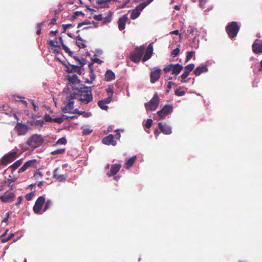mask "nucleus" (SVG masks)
I'll return each mask as SVG.
<instances>
[{"mask_svg":"<svg viewBox=\"0 0 262 262\" xmlns=\"http://www.w3.org/2000/svg\"><path fill=\"white\" fill-rule=\"evenodd\" d=\"M73 99H71V98H70L69 93L66 98V100L68 101V103L62 109V111L64 113H73V111H72V110L74 108L73 105L74 103Z\"/></svg>","mask_w":262,"mask_h":262,"instance_id":"12","label":"nucleus"},{"mask_svg":"<svg viewBox=\"0 0 262 262\" xmlns=\"http://www.w3.org/2000/svg\"><path fill=\"white\" fill-rule=\"evenodd\" d=\"M58 60H59L63 64L65 65L67 68V71L68 73H73L76 72V70L78 69V66H74L72 64H70V67L67 66L65 63L62 62L61 60L59 59L58 58H57Z\"/></svg>","mask_w":262,"mask_h":262,"instance_id":"28","label":"nucleus"},{"mask_svg":"<svg viewBox=\"0 0 262 262\" xmlns=\"http://www.w3.org/2000/svg\"><path fill=\"white\" fill-rule=\"evenodd\" d=\"M200 1V6L201 8H204L205 5L207 2V0H199Z\"/></svg>","mask_w":262,"mask_h":262,"instance_id":"62","label":"nucleus"},{"mask_svg":"<svg viewBox=\"0 0 262 262\" xmlns=\"http://www.w3.org/2000/svg\"><path fill=\"white\" fill-rule=\"evenodd\" d=\"M102 142L105 145H112L114 146H116L117 144L116 142L114 139V135L112 134H110L108 136L104 137L102 139Z\"/></svg>","mask_w":262,"mask_h":262,"instance_id":"16","label":"nucleus"},{"mask_svg":"<svg viewBox=\"0 0 262 262\" xmlns=\"http://www.w3.org/2000/svg\"><path fill=\"white\" fill-rule=\"evenodd\" d=\"M65 151V148H60L58 149H56L53 151H52L51 154L53 155H56L60 154L63 153Z\"/></svg>","mask_w":262,"mask_h":262,"instance_id":"40","label":"nucleus"},{"mask_svg":"<svg viewBox=\"0 0 262 262\" xmlns=\"http://www.w3.org/2000/svg\"><path fill=\"white\" fill-rule=\"evenodd\" d=\"M60 169L57 168L55 169L53 172V178L57 180L59 182L64 181L68 176L67 174H62L59 172Z\"/></svg>","mask_w":262,"mask_h":262,"instance_id":"17","label":"nucleus"},{"mask_svg":"<svg viewBox=\"0 0 262 262\" xmlns=\"http://www.w3.org/2000/svg\"><path fill=\"white\" fill-rule=\"evenodd\" d=\"M94 18L96 20H102V16L101 14H98V15H95L94 16Z\"/></svg>","mask_w":262,"mask_h":262,"instance_id":"60","label":"nucleus"},{"mask_svg":"<svg viewBox=\"0 0 262 262\" xmlns=\"http://www.w3.org/2000/svg\"><path fill=\"white\" fill-rule=\"evenodd\" d=\"M5 114L8 115L9 117H13L15 119H16L17 121L19 120V118L17 117V115L15 113H12V112H5Z\"/></svg>","mask_w":262,"mask_h":262,"instance_id":"48","label":"nucleus"},{"mask_svg":"<svg viewBox=\"0 0 262 262\" xmlns=\"http://www.w3.org/2000/svg\"><path fill=\"white\" fill-rule=\"evenodd\" d=\"M0 239H1V242L2 243H6V242H8V241H9L10 239V237H9L8 236L7 237H0Z\"/></svg>","mask_w":262,"mask_h":262,"instance_id":"61","label":"nucleus"},{"mask_svg":"<svg viewBox=\"0 0 262 262\" xmlns=\"http://www.w3.org/2000/svg\"><path fill=\"white\" fill-rule=\"evenodd\" d=\"M145 52L144 47L136 48L135 50L130 53V60L134 62H139Z\"/></svg>","mask_w":262,"mask_h":262,"instance_id":"3","label":"nucleus"},{"mask_svg":"<svg viewBox=\"0 0 262 262\" xmlns=\"http://www.w3.org/2000/svg\"><path fill=\"white\" fill-rule=\"evenodd\" d=\"M67 79L70 82L72 83H79L80 82V80L78 79L76 74L68 76Z\"/></svg>","mask_w":262,"mask_h":262,"instance_id":"29","label":"nucleus"},{"mask_svg":"<svg viewBox=\"0 0 262 262\" xmlns=\"http://www.w3.org/2000/svg\"><path fill=\"white\" fill-rule=\"evenodd\" d=\"M172 84H174V83H173V82H172V81H169V82H168V85H167V89H166V93H169V91H170V89L171 88V85H172Z\"/></svg>","mask_w":262,"mask_h":262,"instance_id":"58","label":"nucleus"},{"mask_svg":"<svg viewBox=\"0 0 262 262\" xmlns=\"http://www.w3.org/2000/svg\"><path fill=\"white\" fill-rule=\"evenodd\" d=\"M37 162L36 159L30 160L24 163V164L18 169V172L19 173L23 172L29 167L36 168L37 167Z\"/></svg>","mask_w":262,"mask_h":262,"instance_id":"11","label":"nucleus"},{"mask_svg":"<svg viewBox=\"0 0 262 262\" xmlns=\"http://www.w3.org/2000/svg\"><path fill=\"white\" fill-rule=\"evenodd\" d=\"M73 58L76 61L79 62L81 67H83L86 64V60L84 58H81L80 59L78 56H74Z\"/></svg>","mask_w":262,"mask_h":262,"instance_id":"34","label":"nucleus"},{"mask_svg":"<svg viewBox=\"0 0 262 262\" xmlns=\"http://www.w3.org/2000/svg\"><path fill=\"white\" fill-rule=\"evenodd\" d=\"M15 198V194L13 192L6 191L4 195L0 196L1 201L5 203H8L13 202Z\"/></svg>","mask_w":262,"mask_h":262,"instance_id":"13","label":"nucleus"},{"mask_svg":"<svg viewBox=\"0 0 262 262\" xmlns=\"http://www.w3.org/2000/svg\"><path fill=\"white\" fill-rule=\"evenodd\" d=\"M55 43H57V41L56 39H55V41L52 40H50L49 41V44L50 45V46H51L52 47H58L59 48L60 46L55 44Z\"/></svg>","mask_w":262,"mask_h":262,"instance_id":"50","label":"nucleus"},{"mask_svg":"<svg viewBox=\"0 0 262 262\" xmlns=\"http://www.w3.org/2000/svg\"><path fill=\"white\" fill-rule=\"evenodd\" d=\"M76 40V45L80 48H84L86 46L84 43H83L82 41H83V39L79 35L76 37L75 38Z\"/></svg>","mask_w":262,"mask_h":262,"instance_id":"30","label":"nucleus"},{"mask_svg":"<svg viewBox=\"0 0 262 262\" xmlns=\"http://www.w3.org/2000/svg\"><path fill=\"white\" fill-rule=\"evenodd\" d=\"M152 120L151 119H148L145 123L146 127L149 128L151 126Z\"/></svg>","mask_w":262,"mask_h":262,"instance_id":"55","label":"nucleus"},{"mask_svg":"<svg viewBox=\"0 0 262 262\" xmlns=\"http://www.w3.org/2000/svg\"><path fill=\"white\" fill-rule=\"evenodd\" d=\"M172 111V106L171 105H165L163 108L157 112L159 120L165 118L167 115L170 114Z\"/></svg>","mask_w":262,"mask_h":262,"instance_id":"10","label":"nucleus"},{"mask_svg":"<svg viewBox=\"0 0 262 262\" xmlns=\"http://www.w3.org/2000/svg\"><path fill=\"white\" fill-rule=\"evenodd\" d=\"M45 198L43 196H39L36 201L33 210L35 214H40L43 204L45 203Z\"/></svg>","mask_w":262,"mask_h":262,"instance_id":"9","label":"nucleus"},{"mask_svg":"<svg viewBox=\"0 0 262 262\" xmlns=\"http://www.w3.org/2000/svg\"><path fill=\"white\" fill-rule=\"evenodd\" d=\"M98 105L102 110H107L108 108V106L102 100L98 101Z\"/></svg>","mask_w":262,"mask_h":262,"instance_id":"35","label":"nucleus"},{"mask_svg":"<svg viewBox=\"0 0 262 262\" xmlns=\"http://www.w3.org/2000/svg\"><path fill=\"white\" fill-rule=\"evenodd\" d=\"M42 173L39 171V169H37L34 174V177L36 179H38L42 177Z\"/></svg>","mask_w":262,"mask_h":262,"instance_id":"46","label":"nucleus"},{"mask_svg":"<svg viewBox=\"0 0 262 262\" xmlns=\"http://www.w3.org/2000/svg\"><path fill=\"white\" fill-rule=\"evenodd\" d=\"M72 26V24H63L62 25L63 28V32H65L66 30L70 27Z\"/></svg>","mask_w":262,"mask_h":262,"instance_id":"57","label":"nucleus"},{"mask_svg":"<svg viewBox=\"0 0 262 262\" xmlns=\"http://www.w3.org/2000/svg\"><path fill=\"white\" fill-rule=\"evenodd\" d=\"M45 205L43 207V211L45 212L52 205L51 201L48 200L46 202L45 201Z\"/></svg>","mask_w":262,"mask_h":262,"instance_id":"39","label":"nucleus"},{"mask_svg":"<svg viewBox=\"0 0 262 262\" xmlns=\"http://www.w3.org/2000/svg\"><path fill=\"white\" fill-rule=\"evenodd\" d=\"M112 14V12L110 11L107 15L102 18V22L104 24H106L111 21Z\"/></svg>","mask_w":262,"mask_h":262,"instance_id":"31","label":"nucleus"},{"mask_svg":"<svg viewBox=\"0 0 262 262\" xmlns=\"http://www.w3.org/2000/svg\"><path fill=\"white\" fill-rule=\"evenodd\" d=\"M44 140L42 136L39 135H33L27 141V144L29 146H38L42 144Z\"/></svg>","mask_w":262,"mask_h":262,"instance_id":"5","label":"nucleus"},{"mask_svg":"<svg viewBox=\"0 0 262 262\" xmlns=\"http://www.w3.org/2000/svg\"><path fill=\"white\" fill-rule=\"evenodd\" d=\"M92 60L93 62L98 63L100 64L102 62V61L98 58H94L92 59Z\"/></svg>","mask_w":262,"mask_h":262,"instance_id":"63","label":"nucleus"},{"mask_svg":"<svg viewBox=\"0 0 262 262\" xmlns=\"http://www.w3.org/2000/svg\"><path fill=\"white\" fill-rule=\"evenodd\" d=\"M112 0H98L97 2V3L98 5H102V4H103L109 3Z\"/></svg>","mask_w":262,"mask_h":262,"instance_id":"59","label":"nucleus"},{"mask_svg":"<svg viewBox=\"0 0 262 262\" xmlns=\"http://www.w3.org/2000/svg\"><path fill=\"white\" fill-rule=\"evenodd\" d=\"M153 0H147L146 2H143L137 6L134 9L130 14V18L132 19H136L140 14L141 12Z\"/></svg>","mask_w":262,"mask_h":262,"instance_id":"4","label":"nucleus"},{"mask_svg":"<svg viewBox=\"0 0 262 262\" xmlns=\"http://www.w3.org/2000/svg\"><path fill=\"white\" fill-rule=\"evenodd\" d=\"M252 50L256 54L262 53V39H255L252 45Z\"/></svg>","mask_w":262,"mask_h":262,"instance_id":"14","label":"nucleus"},{"mask_svg":"<svg viewBox=\"0 0 262 262\" xmlns=\"http://www.w3.org/2000/svg\"><path fill=\"white\" fill-rule=\"evenodd\" d=\"M63 117H58V118H53L52 122L61 124L63 122Z\"/></svg>","mask_w":262,"mask_h":262,"instance_id":"51","label":"nucleus"},{"mask_svg":"<svg viewBox=\"0 0 262 262\" xmlns=\"http://www.w3.org/2000/svg\"><path fill=\"white\" fill-rule=\"evenodd\" d=\"M239 29L240 26L237 21H232L226 27V31L229 37L232 39L237 36Z\"/></svg>","mask_w":262,"mask_h":262,"instance_id":"2","label":"nucleus"},{"mask_svg":"<svg viewBox=\"0 0 262 262\" xmlns=\"http://www.w3.org/2000/svg\"><path fill=\"white\" fill-rule=\"evenodd\" d=\"M43 22L37 24V30L36 31V33L37 35H40L41 34V26L43 24Z\"/></svg>","mask_w":262,"mask_h":262,"instance_id":"54","label":"nucleus"},{"mask_svg":"<svg viewBox=\"0 0 262 262\" xmlns=\"http://www.w3.org/2000/svg\"><path fill=\"white\" fill-rule=\"evenodd\" d=\"M44 119L47 122H52L53 118H52L50 115L46 114L44 116Z\"/></svg>","mask_w":262,"mask_h":262,"instance_id":"52","label":"nucleus"},{"mask_svg":"<svg viewBox=\"0 0 262 262\" xmlns=\"http://www.w3.org/2000/svg\"><path fill=\"white\" fill-rule=\"evenodd\" d=\"M106 92L108 95V97L102 100L104 102L107 104L110 103L112 101V96L113 94V91L112 90V89L108 88L106 89Z\"/></svg>","mask_w":262,"mask_h":262,"instance_id":"26","label":"nucleus"},{"mask_svg":"<svg viewBox=\"0 0 262 262\" xmlns=\"http://www.w3.org/2000/svg\"><path fill=\"white\" fill-rule=\"evenodd\" d=\"M73 113L77 114L78 115H82L83 117L87 118L90 116L91 114L89 113L84 111H79L77 108L74 110Z\"/></svg>","mask_w":262,"mask_h":262,"instance_id":"32","label":"nucleus"},{"mask_svg":"<svg viewBox=\"0 0 262 262\" xmlns=\"http://www.w3.org/2000/svg\"><path fill=\"white\" fill-rule=\"evenodd\" d=\"M121 164H114L112 165L110 170L107 173V176L109 177L115 175L120 169Z\"/></svg>","mask_w":262,"mask_h":262,"instance_id":"18","label":"nucleus"},{"mask_svg":"<svg viewBox=\"0 0 262 262\" xmlns=\"http://www.w3.org/2000/svg\"><path fill=\"white\" fill-rule=\"evenodd\" d=\"M158 127L164 134L169 135L172 133L171 127L166 123L163 124L162 122H159Z\"/></svg>","mask_w":262,"mask_h":262,"instance_id":"19","label":"nucleus"},{"mask_svg":"<svg viewBox=\"0 0 262 262\" xmlns=\"http://www.w3.org/2000/svg\"><path fill=\"white\" fill-rule=\"evenodd\" d=\"M67 143V140L65 138H61L59 139L56 142V144H66Z\"/></svg>","mask_w":262,"mask_h":262,"instance_id":"49","label":"nucleus"},{"mask_svg":"<svg viewBox=\"0 0 262 262\" xmlns=\"http://www.w3.org/2000/svg\"><path fill=\"white\" fill-rule=\"evenodd\" d=\"M153 52V47L151 43H150L145 51V54L142 58L143 61H146L148 60L152 56Z\"/></svg>","mask_w":262,"mask_h":262,"instance_id":"21","label":"nucleus"},{"mask_svg":"<svg viewBox=\"0 0 262 262\" xmlns=\"http://www.w3.org/2000/svg\"><path fill=\"white\" fill-rule=\"evenodd\" d=\"M115 75L114 73L111 70L106 71L105 74L104 80L106 81H111L115 79Z\"/></svg>","mask_w":262,"mask_h":262,"instance_id":"24","label":"nucleus"},{"mask_svg":"<svg viewBox=\"0 0 262 262\" xmlns=\"http://www.w3.org/2000/svg\"><path fill=\"white\" fill-rule=\"evenodd\" d=\"M208 71V68L205 65H202L201 66L198 67L193 71L194 74L196 76H199L202 73L207 72Z\"/></svg>","mask_w":262,"mask_h":262,"instance_id":"23","label":"nucleus"},{"mask_svg":"<svg viewBox=\"0 0 262 262\" xmlns=\"http://www.w3.org/2000/svg\"><path fill=\"white\" fill-rule=\"evenodd\" d=\"M79 15H81L83 16H84V13L82 12H81V11H76V12H74V15L70 17V19L72 20H74Z\"/></svg>","mask_w":262,"mask_h":262,"instance_id":"36","label":"nucleus"},{"mask_svg":"<svg viewBox=\"0 0 262 262\" xmlns=\"http://www.w3.org/2000/svg\"><path fill=\"white\" fill-rule=\"evenodd\" d=\"M195 54V52L194 51H189L187 52L186 55V61H189L193 56Z\"/></svg>","mask_w":262,"mask_h":262,"instance_id":"45","label":"nucleus"},{"mask_svg":"<svg viewBox=\"0 0 262 262\" xmlns=\"http://www.w3.org/2000/svg\"><path fill=\"white\" fill-rule=\"evenodd\" d=\"M35 195L34 192H31L30 193H27L25 195V198L27 201H31L33 197Z\"/></svg>","mask_w":262,"mask_h":262,"instance_id":"43","label":"nucleus"},{"mask_svg":"<svg viewBox=\"0 0 262 262\" xmlns=\"http://www.w3.org/2000/svg\"><path fill=\"white\" fill-rule=\"evenodd\" d=\"M194 68V64L191 63L187 65L185 67V71L184 73L181 75V77L183 79H185L187 77L189 73L193 70Z\"/></svg>","mask_w":262,"mask_h":262,"instance_id":"20","label":"nucleus"},{"mask_svg":"<svg viewBox=\"0 0 262 262\" xmlns=\"http://www.w3.org/2000/svg\"><path fill=\"white\" fill-rule=\"evenodd\" d=\"M136 158V156H134L126 160L125 163V168L128 169L130 167H132V165L134 164Z\"/></svg>","mask_w":262,"mask_h":262,"instance_id":"27","label":"nucleus"},{"mask_svg":"<svg viewBox=\"0 0 262 262\" xmlns=\"http://www.w3.org/2000/svg\"><path fill=\"white\" fill-rule=\"evenodd\" d=\"M161 76V70L159 68L156 69L154 71H152L150 75V80L152 83H154L156 81H158Z\"/></svg>","mask_w":262,"mask_h":262,"instance_id":"15","label":"nucleus"},{"mask_svg":"<svg viewBox=\"0 0 262 262\" xmlns=\"http://www.w3.org/2000/svg\"><path fill=\"white\" fill-rule=\"evenodd\" d=\"M23 159H20L16 162H15L12 165L10 166V168H12L14 170L16 169L18 167H19L23 163Z\"/></svg>","mask_w":262,"mask_h":262,"instance_id":"33","label":"nucleus"},{"mask_svg":"<svg viewBox=\"0 0 262 262\" xmlns=\"http://www.w3.org/2000/svg\"><path fill=\"white\" fill-rule=\"evenodd\" d=\"M93 130L90 128H84L82 130V134L84 135H88L92 132Z\"/></svg>","mask_w":262,"mask_h":262,"instance_id":"53","label":"nucleus"},{"mask_svg":"<svg viewBox=\"0 0 262 262\" xmlns=\"http://www.w3.org/2000/svg\"><path fill=\"white\" fill-rule=\"evenodd\" d=\"M128 20V17L126 15H123L119 18L118 20V28L119 30H123L125 28V24Z\"/></svg>","mask_w":262,"mask_h":262,"instance_id":"22","label":"nucleus"},{"mask_svg":"<svg viewBox=\"0 0 262 262\" xmlns=\"http://www.w3.org/2000/svg\"><path fill=\"white\" fill-rule=\"evenodd\" d=\"M69 97L71 99H78L85 104H88L93 99L91 87L86 86L74 89L69 93Z\"/></svg>","mask_w":262,"mask_h":262,"instance_id":"1","label":"nucleus"},{"mask_svg":"<svg viewBox=\"0 0 262 262\" xmlns=\"http://www.w3.org/2000/svg\"><path fill=\"white\" fill-rule=\"evenodd\" d=\"M159 103V97L157 93H155L152 99L145 104V107L147 111H155Z\"/></svg>","mask_w":262,"mask_h":262,"instance_id":"6","label":"nucleus"},{"mask_svg":"<svg viewBox=\"0 0 262 262\" xmlns=\"http://www.w3.org/2000/svg\"><path fill=\"white\" fill-rule=\"evenodd\" d=\"M90 80L86 79L85 81V82L88 83H92V82L95 80V77L94 73V72L93 70L91 71L90 74Z\"/></svg>","mask_w":262,"mask_h":262,"instance_id":"37","label":"nucleus"},{"mask_svg":"<svg viewBox=\"0 0 262 262\" xmlns=\"http://www.w3.org/2000/svg\"><path fill=\"white\" fill-rule=\"evenodd\" d=\"M174 94L178 96H183L185 94V92L184 91L181 90V89L179 88L178 89H177L174 91Z\"/></svg>","mask_w":262,"mask_h":262,"instance_id":"41","label":"nucleus"},{"mask_svg":"<svg viewBox=\"0 0 262 262\" xmlns=\"http://www.w3.org/2000/svg\"><path fill=\"white\" fill-rule=\"evenodd\" d=\"M17 178L15 177H12L10 175L9 176V178H8V182L9 183L8 186H10V184L12 183L15 182L17 180Z\"/></svg>","mask_w":262,"mask_h":262,"instance_id":"47","label":"nucleus"},{"mask_svg":"<svg viewBox=\"0 0 262 262\" xmlns=\"http://www.w3.org/2000/svg\"><path fill=\"white\" fill-rule=\"evenodd\" d=\"M180 53V49L178 48H177L172 50L171 52V55L172 57H175L178 55Z\"/></svg>","mask_w":262,"mask_h":262,"instance_id":"42","label":"nucleus"},{"mask_svg":"<svg viewBox=\"0 0 262 262\" xmlns=\"http://www.w3.org/2000/svg\"><path fill=\"white\" fill-rule=\"evenodd\" d=\"M172 68V74L176 75H178L183 70V66L179 63L173 64Z\"/></svg>","mask_w":262,"mask_h":262,"instance_id":"25","label":"nucleus"},{"mask_svg":"<svg viewBox=\"0 0 262 262\" xmlns=\"http://www.w3.org/2000/svg\"><path fill=\"white\" fill-rule=\"evenodd\" d=\"M17 157L16 151H12L5 154L1 159V163L3 165H6L8 163L15 160Z\"/></svg>","mask_w":262,"mask_h":262,"instance_id":"7","label":"nucleus"},{"mask_svg":"<svg viewBox=\"0 0 262 262\" xmlns=\"http://www.w3.org/2000/svg\"><path fill=\"white\" fill-rule=\"evenodd\" d=\"M173 64H169L167 66H166L164 68V71L165 72V73H168L171 71H172V68L173 67Z\"/></svg>","mask_w":262,"mask_h":262,"instance_id":"44","label":"nucleus"},{"mask_svg":"<svg viewBox=\"0 0 262 262\" xmlns=\"http://www.w3.org/2000/svg\"><path fill=\"white\" fill-rule=\"evenodd\" d=\"M90 24L91 23H90V21L89 20L84 21H82L81 23H79L78 24L77 28H79L81 27H82L83 25H88V24Z\"/></svg>","mask_w":262,"mask_h":262,"instance_id":"56","label":"nucleus"},{"mask_svg":"<svg viewBox=\"0 0 262 262\" xmlns=\"http://www.w3.org/2000/svg\"><path fill=\"white\" fill-rule=\"evenodd\" d=\"M62 47L66 53H68L70 56L72 57L73 53L68 47H67L64 43H62Z\"/></svg>","mask_w":262,"mask_h":262,"instance_id":"38","label":"nucleus"},{"mask_svg":"<svg viewBox=\"0 0 262 262\" xmlns=\"http://www.w3.org/2000/svg\"><path fill=\"white\" fill-rule=\"evenodd\" d=\"M29 127L28 125L22 123L18 121L17 122L14 129L17 132L18 136H23L26 134L29 130Z\"/></svg>","mask_w":262,"mask_h":262,"instance_id":"8","label":"nucleus"},{"mask_svg":"<svg viewBox=\"0 0 262 262\" xmlns=\"http://www.w3.org/2000/svg\"><path fill=\"white\" fill-rule=\"evenodd\" d=\"M43 124H44V121L43 120H37L35 122V125H40L42 126Z\"/></svg>","mask_w":262,"mask_h":262,"instance_id":"64","label":"nucleus"}]
</instances>
